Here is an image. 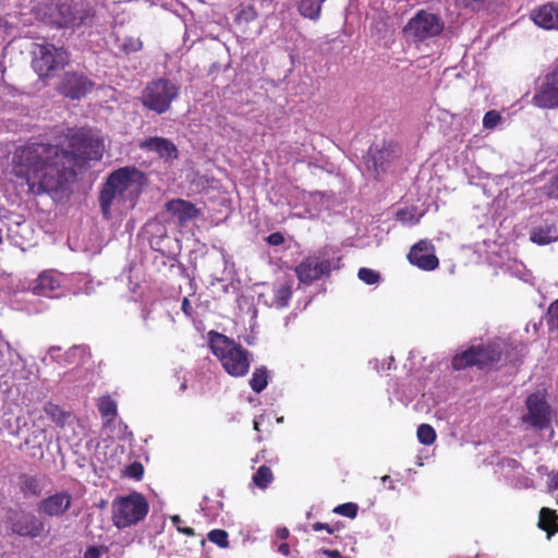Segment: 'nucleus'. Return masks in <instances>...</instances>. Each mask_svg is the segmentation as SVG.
Instances as JSON below:
<instances>
[{
    "label": "nucleus",
    "instance_id": "obj_1",
    "mask_svg": "<svg viewBox=\"0 0 558 558\" xmlns=\"http://www.w3.org/2000/svg\"><path fill=\"white\" fill-rule=\"evenodd\" d=\"M65 140L70 150L44 143H28L16 150L15 172L26 179L33 193L57 192L76 175V167L101 159L104 143L89 132L71 131Z\"/></svg>",
    "mask_w": 558,
    "mask_h": 558
},
{
    "label": "nucleus",
    "instance_id": "obj_2",
    "mask_svg": "<svg viewBox=\"0 0 558 558\" xmlns=\"http://www.w3.org/2000/svg\"><path fill=\"white\" fill-rule=\"evenodd\" d=\"M147 180L135 167H123L111 172L99 195L100 208L106 219L124 215L133 209Z\"/></svg>",
    "mask_w": 558,
    "mask_h": 558
},
{
    "label": "nucleus",
    "instance_id": "obj_3",
    "mask_svg": "<svg viewBox=\"0 0 558 558\" xmlns=\"http://www.w3.org/2000/svg\"><path fill=\"white\" fill-rule=\"evenodd\" d=\"M208 336L211 352L220 361L223 369L234 377L246 375L251 365L248 351L222 333L210 331Z\"/></svg>",
    "mask_w": 558,
    "mask_h": 558
},
{
    "label": "nucleus",
    "instance_id": "obj_4",
    "mask_svg": "<svg viewBox=\"0 0 558 558\" xmlns=\"http://www.w3.org/2000/svg\"><path fill=\"white\" fill-rule=\"evenodd\" d=\"M510 345L506 340L496 339L486 345L471 347L454 356L452 365L456 369H462L472 365L486 367L499 362L504 354L506 360L513 362L515 357L508 350Z\"/></svg>",
    "mask_w": 558,
    "mask_h": 558
},
{
    "label": "nucleus",
    "instance_id": "obj_5",
    "mask_svg": "<svg viewBox=\"0 0 558 558\" xmlns=\"http://www.w3.org/2000/svg\"><path fill=\"white\" fill-rule=\"evenodd\" d=\"M112 522L118 529L137 524L148 513V502L140 493L119 496L112 501Z\"/></svg>",
    "mask_w": 558,
    "mask_h": 558
},
{
    "label": "nucleus",
    "instance_id": "obj_6",
    "mask_svg": "<svg viewBox=\"0 0 558 558\" xmlns=\"http://www.w3.org/2000/svg\"><path fill=\"white\" fill-rule=\"evenodd\" d=\"M445 28L444 20L428 10H418L404 25L402 33L409 43L422 44L438 37Z\"/></svg>",
    "mask_w": 558,
    "mask_h": 558
},
{
    "label": "nucleus",
    "instance_id": "obj_7",
    "mask_svg": "<svg viewBox=\"0 0 558 558\" xmlns=\"http://www.w3.org/2000/svg\"><path fill=\"white\" fill-rule=\"evenodd\" d=\"M94 17L95 12L86 2L56 3L50 8L48 21L58 27H90Z\"/></svg>",
    "mask_w": 558,
    "mask_h": 558
},
{
    "label": "nucleus",
    "instance_id": "obj_8",
    "mask_svg": "<svg viewBox=\"0 0 558 558\" xmlns=\"http://www.w3.org/2000/svg\"><path fill=\"white\" fill-rule=\"evenodd\" d=\"M179 86L166 78L149 82L143 89L141 101L145 108L161 114L167 112L179 96Z\"/></svg>",
    "mask_w": 558,
    "mask_h": 558
},
{
    "label": "nucleus",
    "instance_id": "obj_9",
    "mask_svg": "<svg viewBox=\"0 0 558 558\" xmlns=\"http://www.w3.org/2000/svg\"><path fill=\"white\" fill-rule=\"evenodd\" d=\"M526 413L521 420L534 429L544 430L551 427L555 415L554 410L547 403L545 395L541 391L534 392L526 398Z\"/></svg>",
    "mask_w": 558,
    "mask_h": 558
},
{
    "label": "nucleus",
    "instance_id": "obj_10",
    "mask_svg": "<svg viewBox=\"0 0 558 558\" xmlns=\"http://www.w3.org/2000/svg\"><path fill=\"white\" fill-rule=\"evenodd\" d=\"M33 54V68L40 77L48 76L51 71L63 66L69 61L66 50L51 44L36 45Z\"/></svg>",
    "mask_w": 558,
    "mask_h": 558
},
{
    "label": "nucleus",
    "instance_id": "obj_11",
    "mask_svg": "<svg viewBox=\"0 0 558 558\" xmlns=\"http://www.w3.org/2000/svg\"><path fill=\"white\" fill-rule=\"evenodd\" d=\"M532 101L538 108H558V64L542 78Z\"/></svg>",
    "mask_w": 558,
    "mask_h": 558
},
{
    "label": "nucleus",
    "instance_id": "obj_12",
    "mask_svg": "<svg viewBox=\"0 0 558 558\" xmlns=\"http://www.w3.org/2000/svg\"><path fill=\"white\" fill-rule=\"evenodd\" d=\"M94 87V83L83 73L66 72L60 85L59 92L71 99H81L85 97Z\"/></svg>",
    "mask_w": 558,
    "mask_h": 558
},
{
    "label": "nucleus",
    "instance_id": "obj_13",
    "mask_svg": "<svg viewBox=\"0 0 558 558\" xmlns=\"http://www.w3.org/2000/svg\"><path fill=\"white\" fill-rule=\"evenodd\" d=\"M9 523L12 532L23 537L34 538L44 531V523L29 512H12L9 517Z\"/></svg>",
    "mask_w": 558,
    "mask_h": 558
},
{
    "label": "nucleus",
    "instance_id": "obj_14",
    "mask_svg": "<svg viewBox=\"0 0 558 558\" xmlns=\"http://www.w3.org/2000/svg\"><path fill=\"white\" fill-rule=\"evenodd\" d=\"M408 259L412 265L426 271L434 270L439 265L435 247L428 240H421L414 244L408 254Z\"/></svg>",
    "mask_w": 558,
    "mask_h": 558
},
{
    "label": "nucleus",
    "instance_id": "obj_15",
    "mask_svg": "<svg viewBox=\"0 0 558 558\" xmlns=\"http://www.w3.org/2000/svg\"><path fill=\"white\" fill-rule=\"evenodd\" d=\"M398 148L393 144L374 145L369 147L365 163L377 175L385 172L390 162L398 157Z\"/></svg>",
    "mask_w": 558,
    "mask_h": 558
},
{
    "label": "nucleus",
    "instance_id": "obj_16",
    "mask_svg": "<svg viewBox=\"0 0 558 558\" xmlns=\"http://www.w3.org/2000/svg\"><path fill=\"white\" fill-rule=\"evenodd\" d=\"M32 289L34 295L50 299L60 298L64 292L61 275L53 271H44L40 274Z\"/></svg>",
    "mask_w": 558,
    "mask_h": 558
},
{
    "label": "nucleus",
    "instance_id": "obj_17",
    "mask_svg": "<svg viewBox=\"0 0 558 558\" xmlns=\"http://www.w3.org/2000/svg\"><path fill=\"white\" fill-rule=\"evenodd\" d=\"M329 269L330 264L327 259L311 256L296 267V274L301 281L311 282L319 279L323 275L327 274Z\"/></svg>",
    "mask_w": 558,
    "mask_h": 558
},
{
    "label": "nucleus",
    "instance_id": "obj_18",
    "mask_svg": "<svg viewBox=\"0 0 558 558\" xmlns=\"http://www.w3.org/2000/svg\"><path fill=\"white\" fill-rule=\"evenodd\" d=\"M533 22L544 29H558V1L548 2L531 12Z\"/></svg>",
    "mask_w": 558,
    "mask_h": 558
},
{
    "label": "nucleus",
    "instance_id": "obj_19",
    "mask_svg": "<svg viewBox=\"0 0 558 558\" xmlns=\"http://www.w3.org/2000/svg\"><path fill=\"white\" fill-rule=\"evenodd\" d=\"M72 496L68 492H60L43 499L38 511L49 517H59L70 508Z\"/></svg>",
    "mask_w": 558,
    "mask_h": 558
},
{
    "label": "nucleus",
    "instance_id": "obj_20",
    "mask_svg": "<svg viewBox=\"0 0 558 558\" xmlns=\"http://www.w3.org/2000/svg\"><path fill=\"white\" fill-rule=\"evenodd\" d=\"M140 147L147 151L156 153L160 158L166 160L175 159L178 156V150L175 145L163 137H150L141 142Z\"/></svg>",
    "mask_w": 558,
    "mask_h": 558
},
{
    "label": "nucleus",
    "instance_id": "obj_21",
    "mask_svg": "<svg viewBox=\"0 0 558 558\" xmlns=\"http://www.w3.org/2000/svg\"><path fill=\"white\" fill-rule=\"evenodd\" d=\"M167 209L172 215L178 217L180 222L191 220L197 215V209L195 206L192 203L183 199H173L168 202Z\"/></svg>",
    "mask_w": 558,
    "mask_h": 558
},
{
    "label": "nucleus",
    "instance_id": "obj_22",
    "mask_svg": "<svg viewBox=\"0 0 558 558\" xmlns=\"http://www.w3.org/2000/svg\"><path fill=\"white\" fill-rule=\"evenodd\" d=\"M530 238L533 243L547 245L558 240V228L555 223L535 227Z\"/></svg>",
    "mask_w": 558,
    "mask_h": 558
},
{
    "label": "nucleus",
    "instance_id": "obj_23",
    "mask_svg": "<svg viewBox=\"0 0 558 558\" xmlns=\"http://www.w3.org/2000/svg\"><path fill=\"white\" fill-rule=\"evenodd\" d=\"M325 1L326 0H300L298 3L299 13L305 19L317 21Z\"/></svg>",
    "mask_w": 558,
    "mask_h": 558
},
{
    "label": "nucleus",
    "instance_id": "obj_24",
    "mask_svg": "<svg viewBox=\"0 0 558 558\" xmlns=\"http://www.w3.org/2000/svg\"><path fill=\"white\" fill-rule=\"evenodd\" d=\"M538 526L547 532V538H550L558 532V517L555 511L543 508L539 512Z\"/></svg>",
    "mask_w": 558,
    "mask_h": 558
},
{
    "label": "nucleus",
    "instance_id": "obj_25",
    "mask_svg": "<svg viewBox=\"0 0 558 558\" xmlns=\"http://www.w3.org/2000/svg\"><path fill=\"white\" fill-rule=\"evenodd\" d=\"M268 385V374L265 367H258L254 371L252 378L250 380V386L253 391L259 393L262 392Z\"/></svg>",
    "mask_w": 558,
    "mask_h": 558
},
{
    "label": "nucleus",
    "instance_id": "obj_26",
    "mask_svg": "<svg viewBox=\"0 0 558 558\" xmlns=\"http://www.w3.org/2000/svg\"><path fill=\"white\" fill-rule=\"evenodd\" d=\"M292 292L289 286L282 284L275 289L272 305L277 308H283L288 306L289 301L291 299Z\"/></svg>",
    "mask_w": 558,
    "mask_h": 558
},
{
    "label": "nucleus",
    "instance_id": "obj_27",
    "mask_svg": "<svg viewBox=\"0 0 558 558\" xmlns=\"http://www.w3.org/2000/svg\"><path fill=\"white\" fill-rule=\"evenodd\" d=\"M422 215L415 208L400 209L397 213V220L404 226H414L420 222Z\"/></svg>",
    "mask_w": 558,
    "mask_h": 558
},
{
    "label": "nucleus",
    "instance_id": "obj_28",
    "mask_svg": "<svg viewBox=\"0 0 558 558\" xmlns=\"http://www.w3.org/2000/svg\"><path fill=\"white\" fill-rule=\"evenodd\" d=\"M272 472L266 465H262L253 476L254 484L263 489H265L272 482Z\"/></svg>",
    "mask_w": 558,
    "mask_h": 558
},
{
    "label": "nucleus",
    "instance_id": "obj_29",
    "mask_svg": "<svg viewBox=\"0 0 558 558\" xmlns=\"http://www.w3.org/2000/svg\"><path fill=\"white\" fill-rule=\"evenodd\" d=\"M98 410L104 417L111 420L117 415V404L110 397H102L98 402Z\"/></svg>",
    "mask_w": 558,
    "mask_h": 558
},
{
    "label": "nucleus",
    "instance_id": "obj_30",
    "mask_svg": "<svg viewBox=\"0 0 558 558\" xmlns=\"http://www.w3.org/2000/svg\"><path fill=\"white\" fill-rule=\"evenodd\" d=\"M417 438L423 445H432L436 439L435 429L428 424H422L417 427Z\"/></svg>",
    "mask_w": 558,
    "mask_h": 558
},
{
    "label": "nucleus",
    "instance_id": "obj_31",
    "mask_svg": "<svg viewBox=\"0 0 558 558\" xmlns=\"http://www.w3.org/2000/svg\"><path fill=\"white\" fill-rule=\"evenodd\" d=\"M208 541L218 545L220 548H227L229 546L228 533L225 530H213L207 535Z\"/></svg>",
    "mask_w": 558,
    "mask_h": 558
},
{
    "label": "nucleus",
    "instance_id": "obj_32",
    "mask_svg": "<svg viewBox=\"0 0 558 558\" xmlns=\"http://www.w3.org/2000/svg\"><path fill=\"white\" fill-rule=\"evenodd\" d=\"M502 118L499 112L496 110L487 111L483 118V126L487 130L495 129L500 122Z\"/></svg>",
    "mask_w": 558,
    "mask_h": 558
},
{
    "label": "nucleus",
    "instance_id": "obj_33",
    "mask_svg": "<svg viewBox=\"0 0 558 558\" xmlns=\"http://www.w3.org/2000/svg\"><path fill=\"white\" fill-rule=\"evenodd\" d=\"M357 505L356 504H353V502H347V504H342V505H339L337 506L335 509H333V512L340 514V515H343V517H348L350 519H354L357 514Z\"/></svg>",
    "mask_w": 558,
    "mask_h": 558
},
{
    "label": "nucleus",
    "instance_id": "obj_34",
    "mask_svg": "<svg viewBox=\"0 0 558 558\" xmlns=\"http://www.w3.org/2000/svg\"><path fill=\"white\" fill-rule=\"evenodd\" d=\"M357 277L361 281L366 284H374L379 280V274L369 268H361L359 270Z\"/></svg>",
    "mask_w": 558,
    "mask_h": 558
},
{
    "label": "nucleus",
    "instance_id": "obj_35",
    "mask_svg": "<svg viewBox=\"0 0 558 558\" xmlns=\"http://www.w3.org/2000/svg\"><path fill=\"white\" fill-rule=\"evenodd\" d=\"M257 17V12L253 5H247L242 8L240 12L236 14L238 22L250 23Z\"/></svg>",
    "mask_w": 558,
    "mask_h": 558
},
{
    "label": "nucleus",
    "instance_id": "obj_36",
    "mask_svg": "<svg viewBox=\"0 0 558 558\" xmlns=\"http://www.w3.org/2000/svg\"><path fill=\"white\" fill-rule=\"evenodd\" d=\"M547 316L548 325L558 330V299L549 305Z\"/></svg>",
    "mask_w": 558,
    "mask_h": 558
},
{
    "label": "nucleus",
    "instance_id": "obj_37",
    "mask_svg": "<svg viewBox=\"0 0 558 558\" xmlns=\"http://www.w3.org/2000/svg\"><path fill=\"white\" fill-rule=\"evenodd\" d=\"M122 47L126 52L137 51L142 48V43L140 39L130 38L123 43Z\"/></svg>",
    "mask_w": 558,
    "mask_h": 558
},
{
    "label": "nucleus",
    "instance_id": "obj_38",
    "mask_svg": "<svg viewBox=\"0 0 558 558\" xmlns=\"http://www.w3.org/2000/svg\"><path fill=\"white\" fill-rule=\"evenodd\" d=\"M126 475L136 480L141 478L143 475V466L140 463L130 465L126 470Z\"/></svg>",
    "mask_w": 558,
    "mask_h": 558
},
{
    "label": "nucleus",
    "instance_id": "obj_39",
    "mask_svg": "<svg viewBox=\"0 0 558 558\" xmlns=\"http://www.w3.org/2000/svg\"><path fill=\"white\" fill-rule=\"evenodd\" d=\"M558 489V471L548 473L547 492L551 493Z\"/></svg>",
    "mask_w": 558,
    "mask_h": 558
},
{
    "label": "nucleus",
    "instance_id": "obj_40",
    "mask_svg": "<svg viewBox=\"0 0 558 558\" xmlns=\"http://www.w3.org/2000/svg\"><path fill=\"white\" fill-rule=\"evenodd\" d=\"M483 1L484 0H456L457 4L471 9H476Z\"/></svg>",
    "mask_w": 558,
    "mask_h": 558
},
{
    "label": "nucleus",
    "instance_id": "obj_41",
    "mask_svg": "<svg viewBox=\"0 0 558 558\" xmlns=\"http://www.w3.org/2000/svg\"><path fill=\"white\" fill-rule=\"evenodd\" d=\"M267 242L270 244V245H280L283 243V236L281 233L279 232H276V233H271L268 238H267Z\"/></svg>",
    "mask_w": 558,
    "mask_h": 558
},
{
    "label": "nucleus",
    "instance_id": "obj_42",
    "mask_svg": "<svg viewBox=\"0 0 558 558\" xmlns=\"http://www.w3.org/2000/svg\"><path fill=\"white\" fill-rule=\"evenodd\" d=\"M100 556L101 548L95 546L87 548L84 554V558H100Z\"/></svg>",
    "mask_w": 558,
    "mask_h": 558
},
{
    "label": "nucleus",
    "instance_id": "obj_43",
    "mask_svg": "<svg viewBox=\"0 0 558 558\" xmlns=\"http://www.w3.org/2000/svg\"><path fill=\"white\" fill-rule=\"evenodd\" d=\"M313 530L317 531V532L322 531V530H326L329 534L333 533V529L332 527H330L326 523H320V522H317V523L313 524Z\"/></svg>",
    "mask_w": 558,
    "mask_h": 558
},
{
    "label": "nucleus",
    "instance_id": "obj_44",
    "mask_svg": "<svg viewBox=\"0 0 558 558\" xmlns=\"http://www.w3.org/2000/svg\"><path fill=\"white\" fill-rule=\"evenodd\" d=\"M182 311L186 314V315H190V310H191V304H190V301L187 300V298H184L183 301H182V306H181Z\"/></svg>",
    "mask_w": 558,
    "mask_h": 558
},
{
    "label": "nucleus",
    "instance_id": "obj_45",
    "mask_svg": "<svg viewBox=\"0 0 558 558\" xmlns=\"http://www.w3.org/2000/svg\"><path fill=\"white\" fill-rule=\"evenodd\" d=\"M536 472L541 476L546 475L548 477V473H550L551 471H549L548 468L545 465H539V466H537Z\"/></svg>",
    "mask_w": 558,
    "mask_h": 558
},
{
    "label": "nucleus",
    "instance_id": "obj_46",
    "mask_svg": "<svg viewBox=\"0 0 558 558\" xmlns=\"http://www.w3.org/2000/svg\"><path fill=\"white\" fill-rule=\"evenodd\" d=\"M277 534H278V536H279L280 538H287V537H288V535H289V531H288V529L282 527V529H279V530L277 531Z\"/></svg>",
    "mask_w": 558,
    "mask_h": 558
},
{
    "label": "nucleus",
    "instance_id": "obj_47",
    "mask_svg": "<svg viewBox=\"0 0 558 558\" xmlns=\"http://www.w3.org/2000/svg\"><path fill=\"white\" fill-rule=\"evenodd\" d=\"M278 550L283 555H288L289 554V545L286 543H282L279 545Z\"/></svg>",
    "mask_w": 558,
    "mask_h": 558
},
{
    "label": "nucleus",
    "instance_id": "obj_48",
    "mask_svg": "<svg viewBox=\"0 0 558 558\" xmlns=\"http://www.w3.org/2000/svg\"><path fill=\"white\" fill-rule=\"evenodd\" d=\"M324 553L330 557L340 558V554L338 550H325Z\"/></svg>",
    "mask_w": 558,
    "mask_h": 558
},
{
    "label": "nucleus",
    "instance_id": "obj_49",
    "mask_svg": "<svg viewBox=\"0 0 558 558\" xmlns=\"http://www.w3.org/2000/svg\"><path fill=\"white\" fill-rule=\"evenodd\" d=\"M179 531L183 532L184 534H187V535H193L194 534V531L192 527H185V529H180L178 527Z\"/></svg>",
    "mask_w": 558,
    "mask_h": 558
},
{
    "label": "nucleus",
    "instance_id": "obj_50",
    "mask_svg": "<svg viewBox=\"0 0 558 558\" xmlns=\"http://www.w3.org/2000/svg\"><path fill=\"white\" fill-rule=\"evenodd\" d=\"M389 481H390V476H389V475H384V476L381 477V482H383L384 484H385V483H387V482H389Z\"/></svg>",
    "mask_w": 558,
    "mask_h": 558
},
{
    "label": "nucleus",
    "instance_id": "obj_51",
    "mask_svg": "<svg viewBox=\"0 0 558 558\" xmlns=\"http://www.w3.org/2000/svg\"><path fill=\"white\" fill-rule=\"evenodd\" d=\"M254 429L259 430V422L258 420H254Z\"/></svg>",
    "mask_w": 558,
    "mask_h": 558
},
{
    "label": "nucleus",
    "instance_id": "obj_52",
    "mask_svg": "<svg viewBox=\"0 0 558 558\" xmlns=\"http://www.w3.org/2000/svg\"><path fill=\"white\" fill-rule=\"evenodd\" d=\"M172 521H173V523H179L180 518L178 515H174V517H172Z\"/></svg>",
    "mask_w": 558,
    "mask_h": 558
},
{
    "label": "nucleus",
    "instance_id": "obj_53",
    "mask_svg": "<svg viewBox=\"0 0 558 558\" xmlns=\"http://www.w3.org/2000/svg\"><path fill=\"white\" fill-rule=\"evenodd\" d=\"M554 186L558 187V177L555 179L554 183H553Z\"/></svg>",
    "mask_w": 558,
    "mask_h": 558
},
{
    "label": "nucleus",
    "instance_id": "obj_54",
    "mask_svg": "<svg viewBox=\"0 0 558 558\" xmlns=\"http://www.w3.org/2000/svg\"><path fill=\"white\" fill-rule=\"evenodd\" d=\"M521 347L520 351H523L524 350V347H522V343H519V344H515V349Z\"/></svg>",
    "mask_w": 558,
    "mask_h": 558
},
{
    "label": "nucleus",
    "instance_id": "obj_55",
    "mask_svg": "<svg viewBox=\"0 0 558 558\" xmlns=\"http://www.w3.org/2000/svg\"><path fill=\"white\" fill-rule=\"evenodd\" d=\"M521 347L520 351H523L524 350V347H522V343H519V344H515V349Z\"/></svg>",
    "mask_w": 558,
    "mask_h": 558
},
{
    "label": "nucleus",
    "instance_id": "obj_56",
    "mask_svg": "<svg viewBox=\"0 0 558 558\" xmlns=\"http://www.w3.org/2000/svg\"><path fill=\"white\" fill-rule=\"evenodd\" d=\"M521 347L520 351H523L524 350V347H522V343H519V344H515V349Z\"/></svg>",
    "mask_w": 558,
    "mask_h": 558
},
{
    "label": "nucleus",
    "instance_id": "obj_57",
    "mask_svg": "<svg viewBox=\"0 0 558 558\" xmlns=\"http://www.w3.org/2000/svg\"><path fill=\"white\" fill-rule=\"evenodd\" d=\"M77 351H81V349H80V348H74V349L72 350V352H73V353H75V352H77Z\"/></svg>",
    "mask_w": 558,
    "mask_h": 558
}]
</instances>
